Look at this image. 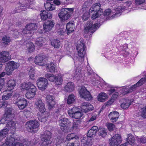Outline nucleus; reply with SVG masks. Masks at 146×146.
<instances>
[{"mask_svg": "<svg viewBox=\"0 0 146 146\" xmlns=\"http://www.w3.org/2000/svg\"><path fill=\"white\" fill-rule=\"evenodd\" d=\"M35 108L41 113V115L38 117V120L41 122H44L46 121V117L43 115V113H47L45 112L46 109L44 107V104L41 99H39L35 102Z\"/></svg>", "mask_w": 146, "mask_h": 146, "instance_id": "1", "label": "nucleus"}, {"mask_svg": "<svg viewBox=\"0 0 146 146\" xmlns=\"http://www.w3.org/2000/svg\"><path fill=\"white\" fill-rule=\"evenodd\" d=\"M45 77L50 81L54 82L56 85H61L63 81L62 76L60 74L56 76L53 74L46 73L45 74Z\"/></svg>", "mask_w": 146, "mask_h": 146, "instance_id": "2", "label": "nucleus"}, {"mask_svg": "<svg viewBox=\"0 0 146 146\" xmlns=\"http://www.w3.org/2000/svg\"><path fill=\"white\" fill-rule=\"evenodd\" d=\"M72 12V9H63L58 14V16L61 21L66 20L70 17Z\"/></svg>", "mask_w": 146, "mask_h": 146, "instance_id": "3", "label": "nucleus"}, {"mask_svg": "<svg viewBox=\"0 0 146 146\" xmlns=\"http://www.w3.org/2000/svg\"><path fill=\"white\" fill-rule=\"evenodd\" d=\"M124 9L121 6H119L117 8H115L113 10L112 12L111 11L110 9H106L104 11V15L105 16H109L112 13H115L113 14L110 19H111L114 17H117L120 16V13L121 11Z\"/></svg>", "mask_w": 146, "mask_h": 146, "instance_id": "4", "label": "nucleus"}, {"mask_svg": "<svg viewBox=\"0 0 146 146\" xmlns=\"http://www.w3.org/2000/svg\"><path fill=\"white\" fill-rule=\"evenodd\" d=\"M26 126L28 130L29 131L35 133L37 131V129L39 126V123L36 120L30 121L27 123Z\"/></svg>", "mask_w": 146, "mask_h": 146, "instance_id": "5", "label": "nucleus"}, {"mask_svg": "<svg viewBox=\"0 0 146 146\" xmlns=\"http://www.w3.org/2000/svg\"><path fill=\"white\" fill-rule=\"evenodd\" d=\"M100 26L99 24L96 23L93 24L91 21H88L86 27L85 28L84 32L85 33L87 34L89 32L93 33Z\"/></svg>", "mask_w": 146, "mask_h": 146, "instance_id": "6", "label": "nucleus"}, {"mask_svg": "<svg viewBox=\"0 0 146 146\" xmlns=\"http://www.w3.org/2000/svg\"><path fill=\"white\" fill-rule=\"evenodd\" d=\"M51 133L48 131H46L42 136L41 141L43 146H46L51 143Z\"/></svg>", "mask_w": 146, "mask_h": 146, "instance_id": "7", "label": "nucleus"}, {"mask_svg": "<svg viewBox=\"0 0 146 146\" xmlns=\"http://www.w3.org/2000/svg\"><path fill=\"white\" fill-rule=\"evenodd\" d=\"M79 92L80 97L86 100L89 101L92 99V97L90 92L87 90L85 87H81Z\"/></svg>", "mask_w": 146, "mask_h": 146, "instance_id": "8", "label": "nucleus"}, {"mask_svg": "<svg viewBox=\"0 0 146 146\" xmlns=\"http://www.w3.org/2000/svg\"><path fill=\"white\" fill-rule=\"evenodd\" d=\"M46 77H40L38 79L37 81V84L40 89L43 90L45 89L48 83Z\"/></svg>", "mask_w": 146, "mask_h": 146, "instance_id": "9", "label": "nucleus"}, {"mask_svg": "<svg viewBox=\"0 0 146 146\" xmlns=\"http://www.w3.org/2000/svg\"><path fill=\"white\" fill-rule=\"evenodd\" d=\"M71 123L70 120L67 118H64L59 120V124L60 126L61 129L63 131L67 132L68 130L66 125L69 124Z\"/></svg>", "mask_w": 146, "mask_h": 146, "instance_id": "10", "label": "nucleus"}, {"mask_svg": "<svg viewBox=\"0 0 146 146\" xmlns=\"http://www.w3.org/2000/svg\"><path fill=\"white\" fill-rule=\"evenodd\" d=\"M121 141V136L115 134L110 140V144L111 146H118Z\"/></svg>", "mask_w": 146, "mask_h": 146, "instance_id": "11", "label": "nucleus"}, {"mask_svg": "<svg viewBox=\"0 0 146 146\" xmlns=\"http://www.w3.org/2000/svg\"><path fill=\"white\" fill-rule=\"evenodd\" d=\"M11 96V93L9 92L6 91L2 96V101H0V108L3 107H6L8 105L7 101H5L9 99Z\"/></svg>", "mask_w": 146, "mask_h": 146, "instance_id": "12", "label": "nucleus"}, {"mask_svg": "<svg viewBox=\"0 0 146 146\" xmlns=\"http://www.w3.org/2000/svg\"><path fill=\"white\" fill-rule=\"evenodd\" d=\"M21 110L24 108L27 105V100L24 98H18L16 100L15 103Z\"/></svg>", "mask_w": 146, "mask_h": 146, "instance_id": "13", "label": "nucleus"}, {"mask_svg": "<svg viewBox=\"0 0 146 146\" xmlns=\"http://www.w3.org/2000/svg\"><path fill=\"white\" fill-rule=\"evenodd\" d=\"M11 59V56L9 52L3 51L0 53V61L5 63Z\"/></svg>", "mask_w": 146, "mask_h": 146, "instance_id": "14", "label": "nucleus"}, {"mask_svg": "<svg viewBox=\"0 0 146 146\" xmlns=\"http://www.w3.org/2000/svg\"><path fill=\"white\" fill-rule=\"evenodd\" d=\"M81 111L82 112L86 113L90 110H93V106L90 103L88 102H83L81 104Z\"/></svg>", "mask_w": 146, "mask_h": 146, "instance_id": "15", "label": "nucleus"}, {"mask_svg": "<svg viewBox=\"0 0 146 146\" xmlns=\"http://www.w3.org/2000/svg\"><path fill=\"white\" fill-rule=\"evenodd\" d=\"M54 97L52 95H47L46 96V100L48 103L49 109L52 108L55 104Z\"/></svg>", "mask_w": 146, "mask_h": 146, "instance_id": "16", "label": "nucleus"}, {"mask_svg": "<svg viewBox=\"0 0 146 146\" xmlns=\"http://www.w3.org/2000/svg\"><path fill=\"white\" fill-rule=\"evenodd\" d=\"M54 24L53 21L51 20L46 21L43 25V28L46 31H48L51 30Z\"/></svg>", "mask_w": 146, "mask_h": 146, "instance_id": "17", "label": "nucleus"}, {"mask_svg": "<svg viewBox=\"0 0 146 146\" xmlns=\"http://www.w3.org/2000/svg\"><path fill=\"white\" fill-rule=\"evenodd\" d=\"M17 140L11 136L7 137L5 139V144L9 146H15L16 144Z\"/></svg>", "mask_w": 146, "mask_h": 146, "instance_id": "18", "label": "nucleus"}, {"mask_svg": "<svg viewBox=\"0 0 146 146\" xmlns=\"http://www.w3.org/2000/svg\"><path fill=\"white\" fill-rule=\"evenodd\" d=\"M40 14L41 18L43 21L52 18V15L50 12L44 10L41 11Z\"/></svg>", "mask_w": 146, "mask_h": 146, "instance_id": "19", "label": "nucleus"}, {"mask_svg": "<svg viewBox=\"0 0 146 146\" xmlns=\"http://www.w3.org/2000/svg\"><path fill=\"white\" fill-rule=\"evenodd\" d=\"M120 102L121 103V106L123 109L128 108L131 104V101L128 99H123L120 100Z\"/></svg>", "mask_w": 146, "mask_h": 146, "instance_id": "20", "label": "nucleus"}, {"mask_svg": "<svg viewBox=\"0 0 146 146\" xmlns=\"http://www.w3.org/2000/svg\"><path fill=\"white\" fill-rule=\"evenodd\" d=\"M101 5L99 3H96L94 4L90 8L89 13H92L93 12H103V10L100 8Z\"/></svg>", "mask_w": 146, "mask_h": 146, "instance_id": "21", "label": "nucleus"}, {"mask_svg": "<svg viewBox=\"0 0 146 146\" xmlns=\"http://www.w3.org/2000/svg\"><path fill=\"white\" fill-rule=\"evenodd\" d=\"M12 63V61H11L6 63V64L5 70H6V73L7 75H11L13 71L14 70L13 67V66L11 65Z\"/></svg>", "mask_w": 146, "mask_h": 146, "instance_id": "22", "label": "nucleus"}, {"mask_svg": "<svg viewBox=\"0 0 146 146\" xmlns=\"http://www.w3.org/2000/svg\"><path fill=\"white\" fill-rule=\"evenodd\" d=\"M74 25L73 23H68L66 25V33L68 35L72 33L74 31Z\"/></svg>", "mask_w": 146, "mask_h": 146, "instance_id": "23", "label": "nucleus"}, {"mask_svg": "<svg viewBox=\"0 0 146 146\" xmlns=\"http://www.w3.org/2000/svg\"><path fill=\"white\" fill-rule=\"evenodd\" d=\"M92 139L87 136L84 137L82 140V145L83 146H91L92 145Z\"/></svg>", "mask_w": 146, "mask_h": 146, "instance_id": "24", "label": "nucleus"}, {"mask_svg": "<svg viewBox=\"0 0 146 146\" xmlns=\"http://www.w3.org/2000/svg\"><path fill=\"white\" fill-rule=\"evenodd\" d=\"M119 116V113L117 111L111 112L109 115V117L112 122H115Z\"/></svg>", "mask_w": 146, "mask_h": 146, "instance_id": "25", "label": "nucleus"}, {"mask_svg": "<svg viewBox=\"0 0 146 146\" xmlns=\"http://www.w3.org/2000/svg\"><path fill=\"white\" fill-rule=\"evenodd\" d=\"M85 46L83 42L81 40H79L77 42L76 49L77 51H79V55L80 54V50H85Z\"/></svg>", "mask_w": 146, "mask_h": 146, "instance_id": "26", "label": "nucleus"}, {"mask_svg": "<svg viewBox=\"0 0 146 146\" xmlns=\"http://www.w3.org/2000/svg\"><path fill=\"white\" fill-rule=\"evenodd\" d=\"M43 57L42 56H37L35 57V64L38 65L42 66L44 64L43 62Z\"/></svg>", "mask_w": 146, "mask_h": 146, "instance_id": "27", "label": "nucleus"}, {"mask_svg": "<svg viewBox=\"0 0 146 146\" xmlns=\"http://www.w3.org/2000/svg\"><path fill=\"white\" fill-rule=\"evenodd\" d=\"M16 81L15 80H9L7 83V89L9 91H11L16 86Z\"/></svg>", "mask_w": 146, "mask_h": 146, "instance_id": "28", "label": "nucleus"}, {"mask_svg": "<svg viewBox=\"0 0 146 146\" xmlns=\"http://www.w3.org/2000/svg\"><path fill=\"white\" fill-rule=\"evenodd\" d=\"M126 87H124L120 90V92L123 95H124L128 94L134 90L133 88H131V86L128 89Z\"/></svg>", "mask_w": 146, "mask_h": 146, "instance_id": "29", "label": "nucleus"}, {"mask_svg": "<svg viewBox=\"0 0 146 146\" xmlns=\"http://www.w3.org/2000/svg\"><path fill=\"white\" fill-rule=\"evenodd\" d=\"M108 96L104 92L100 93L98 96V100L100 102H104L107 99Z\"/></svg>", "mask_w": 146, "mask_h": 146, "instance_id": "30", "label": "nucleus"}, {"mask_svg": "<svg viewBox=\"0 0 146 146\" xmlns=\"http://www.w3.org/2000/svg\"><path fill=\"white\" fill-rule=\"evenodd\" d=\"M74 87L72 82L68 83L65 87V90L66 92H71L74 90Z\"/></svg>", "mask_w": 146, "mask_h": 146, "instance_id": "31", "label": "nucleus"}, {"mask_svg": "<svg viewBox=\"0 0 146 146\" xmlns=\"http://www.w3.org/2000/svg\"><path fill=\"white\" fill-rule=\"evenodd\" d=\"M145 82H146V77L141 78L136 84L131 86V88H133L134 90L137 87L142 85Z\"/></svg>", "mask_w": 146, "mask_h": 146, "instance_id": "32", "label": "nucleus"}, {"mask_svg": "<svg viewBox=\"0 0 146 146\" xmlns=\"http://www.w3.org/2000/svg\"><path fill=\"white\" fill-rule=\"evenodd\" d=\"M9 129L5 128L0 131V142L5 137L9 132Z\"/></svg>", "mask_w": 146, "mask_h": 146, "instance_id": "33", "label": "nucleus"}, {"mask_svg": "<svg viewBox=\"0 0 146 146\" xmlns=\"http://www.w3.org/2000/svg\"><path fill=\"white\" fill-rule=\"evenodd\" d=\"M56 66L54 63L50 62L47 66V70L48 71L51 72H54Z\"/></svg>", "mask_w": 146, "mask_h": 146, "instance_id": "34", "label": "nucleus"}, {"mask_svg": "<svg viewBox=\"0 0 146 146\" xmlns=\"http://www.w3.org/2000/svg\"><path fill=\"white\" fill-rule=\"evenodd\" d=\"M45 9L47 11H52L55 8L54 5L50 3L47 2L44 4Z\"/></svg>", "mask_w": 146, "mask_h": 146, "instance_id": "35", "label": "nucleus"}, {"mask_svg": "<svg viewBox=\"0 0 146 146\" xmlns=\"http://www.w3.org/2000/svg\"><path fill=\"white\" fill-rule=\"evenodd\" d=\"M92 0H88L86 1L83 4L82 10L83 11H86V8H88L92 4Z\"/></svg>", "mask_w": 146, "mask_h": 146, "instance_id": "36", "label": "nucleus"}, {"mask_svg": "<svg viewBox=\"0 0 146 146\" xmlns=\"http://www.w3.org/2000/svg\"><path fill=\"white\" fill-rule=\"evenodd\" d=\"M11 41L10 37L5 36L3 37L2 38V43L4 45H8L9 44Z\"/></svg>", "mask_w": 146, "mask_h": 146, "instance_id": "37", "label": "nucleus"}, {"mask_svg": "<svg viewBox=\"0 0 146 146\" xmlns=\"http://www.w3.org/2000/svg\"><path fill=\"white\" fill-rule=\"evenodd\" d=\"M51 45L55 48H59L61 46L60 41L57 39H54L51 42Z\"/></svg>", "mask_w": 146, "mask_h": 146, "instance_id": "38", "label": "nucleus"}, {"mask_svg": "<svg viewBox=\"0 0 146 146\" xmlns=\"http://www.w3.org/2000/svg\"><path fill=\"white\" fill-rule=\"evenodd\" d=\"M23 33L24 34L25 36L29 37L31 36L33 34V31H31L30 30L28 29L26 27L23 31Z\"/></svg>", "mask_w": 146, "mask_h": 146, "instance_id": "39", "label": "nucleus"}, {"mask_svg": "<svg viewBox=\"0 0 146 146\" xmlns=\"http://www.w3.org/2000/svg\"><path fill=\"white\" fill-rule=\"evenodd\" d=\"M26 27L28 29L30 30L31 31H33V33H34L35 30L37 29V25L34 23L28 24Z\"/></svg>", "mask_w": 146, "mask_h": 146, "instance_id": "40", "label": "nucleus"}, {"mask_svg": "<svg viewBox=\"0 0 146 146\" xmlns=\"http://www.w3.org/2000/svg\"><path fill=\"white\" fill-rule=\"evenodd\" d=\"M99 135L102 137H104L107 135L106 129L103 127H100L98 129Z\"/></svg>", "mask_w": 146, "mask_h": 146, "instance_id": "41", "label": "nucleus"}, {"mask_svg": "<svg viewBox=\"0 0 146 146\" xmlns=\"http://www.w3.org/2000/svg\"><path fill=\"white\" fill-rule=\"evenodd\" d=\"M69 115L72 118L79 119L82 116L83 114L80 112L73 114H70Z\"/></svg>", "mask_w": 146, "mask_h": 146, "instance_id": "42", "label": "nucleus"}, {"mask_svg": "<svg viewBox=\"0 0 146 146\" xmlns=\"http://www.w3.org/2000/svg\"><path fill=\"white\" fill-rule=\"evenodd\" d=\"M36 91L35 90L34 92L33 90L28 91L26 94V97L28 99L33 98L35 95Z\"/></svg>", "mask_w": 146, "mask_h": 146, "instance_id": "43", "label": "nucleus"}, {"mask_svg": "<svg viewBox=\"0 0 146 146\" xmlns=\"http://www.w3.org/2000/svg\"><path fill=\"white\" fill-rule=\"evenodd\" d=\"M127 141L130 145H132L134 143L135 138L132 135L129 134L128 135Z\"/></svg>", "mask_w": 146, "mask_h": 146, "instance_id": "44", "label": "nucleus"}, {"mask_svg": "<svg viewBox=\"0 0 146 146\" xmlns=\"http://www.w3.org/2000/svg\"><path fill=\"white\" fill-rule=\"evenodd\" d=\"M75 101L74 96L73 94L70 95L68 97L67 103L68 104H71L73 103Z\"/></svg>", "mask_w": 146, "mask_h": 146, "instance_id": "45", "label": "nucleus"}, {"mask_svg": "<svg viewBox=\"0 0 146 146\" xmlns=\"http://www.w3.org/2000/svg\"><path fill=\"white\" fill-rule=\"evenodd\" d=\"M12 109L11 108H7L5 111V113L3 116L9 118L11 115Z\"/></svg>", "mask_w": 146, "mask_h": 146, "instance_id": "46", "label": "nucleus"}, {"mask_svg": "<svg viewBox=\"0 0 146 146\" xmlns=\"http://www.w3.org/2000/svg\"><path fill=\"white\" fill-rule=\"evenodd\" d=\"M26 47L29 49V52L33 51L35 49V46L32 42H29L26 44Z\"/></svg>", "mask_w": 146, "mask_h": 146, "instance_id": "47", "label": "nucleus"}, {"mask_svg": "<svg viewBox=\"0 0 146 146\" xmlns=\"http://www.w3.org/2000/svg\"><path fill=\"white\" fill-rule=\"evenodd\" d=\"M93 13L92 16V19H95L96 18H98L100 16L102 12H93Z\"/></svg>", "mask_w": 146, "mask_h": 146, "instance_id": "48", "label": "nucleus"}, {"mask_svg": "<svg viewBox=\"0 0 146 146\" xmlns=\"http://www.w3.org/2000/svg\"><path fill=\"white\" fill-rule=\"evenodd\" d=\"M43 43L44 41L42 37H40L36 39L35 44L37 45L40 46H42Z\"/></svg>", "mask_w": 146, "mask_h": 146, "instance_id": "49", "label": "nucleus"}, {"mask_svg": "<svg viewBox=\"0 0 146 146\" xmlns=\"http://www.w3.org/2000/svg\"><path fill=\"white\" fill-rule=\"evenodd\" d=\"M78 137L76 136L74 134L72 133L69 134L66 137L67 140L70 141L71 139H76Z\"/></svg>", "mask_w": 146, "mask_h": 146, "instance_id": "50", "label": "nucleus"}, {"mask_svg": "<svg viewBox=\"0 0 146 146\" xmlns=\"http://www.w3.org/2000/svg\"><path fill=\"white\" fill-rule=\"evenodd\" d=\"M24 4L23 3H19L16 5V10H25L26 9L24 6Z\"/></svg>", "mask_w": 146, "mask_h": 146, "instance_id": "51", "label": "nucleus"}, {"mask_svg": "<svg viewBox=\"0 0 146 146\" xmlns=\"http://www.w3.org/2000/svg\"><path fill=\"white\" fill-rule=\"evenodd\" d=\"M96 133L92 130L90 129L87 133V136L91 138V137H94L96 135Z\"/></svg>", "mask_w": 146, "mask_h": 146, "instance_id": "52", "label": "nucleus"}, {"mask_svg": "<svg viewBox=\"0 0 146 146\" xmlns=\"http://www.w3.org/2000/svg\"><path fill=\"white\" fill-rule=\"evenodd\" d=\"M80 123V121L79 120H77L74 122L72 125V129L73 130H76L79 127V124Z\"/></svg>", "mask_w": 146, "mask_h": 146, "instance_id": "53", "label": "nucleus"}, {"mask_svg": "<svg viewBox=\"0 0 146 146\" xmlns=\"http://www.w3.org/2000/svg\"><path fill=\"white\" fill-rule=\"evenodd\" d=\"M85 12L82 17V19L84 21L87 20L89 17V13L87 12L86 11H84Z\"/></svg>", "mask_w": 146, "mask_h": 146, "instance_id": "54", "label": "nucleus"}, {"mask_svg": "<svg viewBox=\"0 0 146 146\" xmlns=\"http://www.w3.org/2000/svg\"><path fill=\"white\" fill-rule=\"evenodd\" d=\"M80 112V111L78 109V108L76 107H74L72 108L71 110H69L68 113L69 115L70 114H73Z\"/></svg>", "mask_w": 146, "mask_h": 146, "instance_id": "55", "label": "nucleus"}, {"mask_svg": "<svg viewBox=\"0 0 146 146\" xmlns=\"http://www.w3.org/2000/svg\"><path fill=\"white\" fill-rule=\"evenodd\" d=\"M32 2V1H30L29 0H25L22 3L23 4H24V6L26 9L29 7L30 4H31Z\"/></svg>", "mask_w": 146, "mask_h": 146, "instance_id": "56", "label": "nucleus"}, {"mask_svg": "<svg viewBox=\"0 0 146 146\" xmlns=\"http://www.w3.org/2000/svg\"><path fill=\"white\" fill-rule=\"evenodd\" d=\"M78 51V56L79 57V58H83L85 55L86 54V51L85 50H80V54L79 55V51Z\"/></svg>", "mask_w": 146, "mask_h": 146, "instance_id": "57", "label": "nucleus"}, {"mask_svg": "<svg viewBox=\"0 0 146 146\" xmlns=\"http://www.w3.org/2000/svg\"><path fill=\"white\" fill-rule=\"evenodd\" d=\"M29 74L30 78L32 79H33L34 76V69L31 68L29 71Z\"/></svg>", "mask_w": 146, "mask_h": 146, "instance_id": "58", "label": "nucleus"}, {"mask_svg": "<svg viewBox=\"0 0 146 146\" xmlns=\"http://www.w3.org/2000/svg\"><path fill=\"white\" fill-rule=\"evenodd\" d=\"M28 91L33 90L34 92L35 90H36V88L35 86L31 83V82L30 85H28Z\"/></svg>", "mask_w": 146, "mask_h": 146, "instance_id": "59", "label": "nucleus"}, {"mask_svg": "<svg viewBox=\"0 0 146 146\" xmlns=\"http://www.w3.org/2000/svg\"><path fill=\"white\" fill-rule=\"evenodd\" d=\"M7 124L9 126L13 127L15 128V126H16V125L17 124L16 122L12 120L8 121Z\"/></svg>", "mask_w": 146, "mask_h": 146, "instance_id": "60", "label": "nucleus"}, {"mask_svg": "<svg viewBox=\"0 0 146 146\" xmlns=\"http://www.w3.org/2000/svg\"><path fill=\"white\" fill-rule=\"evenodd\" d=\"M12 63L11 64V65L13 66V67L14 70L17 69L19 66V64L17 62H15L13 61H12Z\"/></svg>", "mask_w": 146, "mask_h": 146, "instance_id": "61", "label": "nucleus"}, {"mask_svg": "<svg viewBox=\"0 0 146 146\" xmlns=\"http://www.w3.org/2000/svg\"><path fill=\"white\" fill-rule=\"evenodd\" d=\"M31 82H29L27 83H24L21 85V87L22 89L26 90H28V87L29 86L28 85H30Z\"/></svg>", "mask_w": 146, "mask_h": 146, "instance_id": "62", "label": "nucleus"}, {"mask_svg": "<svg viewBox=\"0 0 146 146\" xmlns=\"http://www.w3.org/2000/svg\"><path fill=\"white\" fill-rule=\"evenodd\" d=\"M115 127L114 125L112 123H109L107 125V127L110 131H113Z\"/></svg>", "mask_w": 146, "mask_h": 146, "instance_id": "63", "label": "nucleus"}, {"mask_svg": "<svg viewBox=\"0 0 146 146\" xmlns=\"http://www.w3.org/2000/svg\"><path fill=\"white\" fill-rule=\"evenodd\" d=\"M79 144L77 141H75L74 142L72 143H68L67 145V146H78Z\"/></svg>", "mask_w": 146, "mask_h": 146, "instance_id": "64", "label": "nucleus"}]
</instances>
